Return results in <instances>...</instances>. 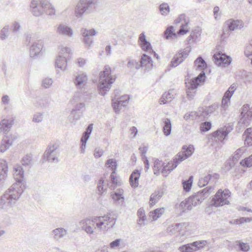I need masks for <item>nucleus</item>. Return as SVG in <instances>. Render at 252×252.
Instances as JSON below:
<instances>
[{
    "label": "nucleus",
    "mask_w": 252,
    "mask_h": 252,
    "mask_svg": "<svg viewBox=\"0 0 252 252\" xmlns=\"http://www.w3.org/2000/svg\"><path fill=\"white\" fill-rule=\"evenodd\" d=\"M58 32L60 34L70 36L72 35L71 29L64 25H61L58 28Z\"/></svg>",
    "instance_id": "c756f323"
},
{
    "label": "nucleus",
    "mask_w": 252,
    "mask_h": 252,
    "mask_svg": "<svg viewBox=\"0 0 252 252\" xmlns=\"http://www.w3.org/2000/svg\"><path fill=\"white\" fill-rule=\"evenodd\" d=\"M112 68L108 65L104 66L103 71L99 73V79L98 89L100 93L105 94L109 90L116 79V76L112 75Z\"/></svg>",
    "instance_id": "7ed1b4c3"
},
{
    "label": "nucleus",
    "mask_w": 252,
    "mask_h": 252,
    "mask_svg": "<svg viewBox=\"0 0 252 252\" xmlns=\"http://www.w3.org/2000/svg\"><path fill=\"white\" fill-rule=\"evenodd\" d=\"M7 169L6 161L3 159H0V189L4 186L7 177Z\"/></svg>",
    "instance_id": "dca6fc26"
},
{
    "label": "nucleus",
    "mask_w": 252,
    "mask_h": 252,
    "mask_svg": "<svg viewBox=\"0 0 252 252\" xmlns=\"http://www.w3.org/2000/svg\"><path fill=\"white\" fill-rule=\"evenodd\" d=\"M9 27L8 25H5L0 31V39L5 40L9 35Z\"/></svg>",
    "instance_id": "ea45409f"
},
{
    "label": "nucleus",
    "mask_w": 252,
    "mask_h": 252,
    "mask_svg": "<svg viewBox=\"0 0 252 252\" xmlns=\"http://www.w3.org/2000/svg\"><path fill=\"white\" fill-rule=\"evenodd\" d=\"M140 66L149 69L153 67V62L151 58L146 54H143L140 60Z\"/></svg>",
    "instance_id": "b1692460"
},
{
    "label": "nucleus",
    "mask_w": 252,
    "mask_h": 252,
    "mask_svg": "<svg viewBox=\"0 0 252 252\" xmlns=\"http://www.w3.org/2000/svg\"><path fill=\"white\" fill-rule=\"evenodd\" d=\"M212 123L210 122L202 123L199 126V130L201 133L206 132L210 130L212 128Z\"/></svg>",
    "instance_id": "4c0bfd02"
},
{
    "label": "nucleus",
    "mask_w": 252,
    "mask_h": 252,
    "mask_svg": "<svg viewBox=\"0 0 252 252\" xmlns=\"http://www.w3.org/2000/svg\"><path fill=\"white\" fill-rule=\"evenodd\" d=\"M98 193L102 195L107 189L106 186L104 185V181L101 178L98 182L97 186Z\"/></svg>",
    "instance_id": "58836bf2"
},
{
    "label": "nucleus",
    "mask_w": 252,
    "mask_h": 252,
    "mask_svg": "<svg viewBox=\"0 0 252 252\" xmlns=\"http://www.w3.org/2000/svg\"><path fill=\"white\" fill-rule=\"evenodd\" d=\"M159 10L162 15H167L170 11V8L168 4L163 3L159 6Z\"/></svg>",
    "instance_id": "603ef678"
},
{
    "label": "nucleus",
    "mask_w": 252,
    "mask_h": 252,
    "mask_svg": "<svg viewBox=\"0 0 252 252\" xmlns=\"http://www.w3.org/2000/svg\"><path fill=\"white\" fill-rule=\"evenodd\" d=\"M92 3V0H80L76 7V14H82Z\"/></svg>",
    "instance_id": "a211bd4d"
},
{
    "label": "nucleus",
    "mask_w": 252,
    "mask_h": 252,
    "mask_svg": "<svg viewBox=\"0 0 252 252\" xmlns=\"http://www.w3.org/2000/svg\"><path fill=\"white\" fill-rule=\"evenodd\" d=\"M86 81V76L84 75H81L77 76L75 80V84L76 86H79L82 84Z\"/></svg>",
    "instance_id": "4d7b16f0"
},
{
    "label": "nucleus",
    "mask_w": 252,
    "mask_h": 252,
    "mask_svg": "<svg viewBox=\"0 0 252 252\" xmlns=\"http://www.w3.org/2000/svg\"><path fill=\"white\" fill-rule=\"evenodd\" d=\"M194 147L192 145L189 146H184L183 151L176 155L173 161L165 165L161 160L157 159L154 163L153 170L155 175L158 176L160 173L164 176H167L174 169H175L182 161L190 157L194 151Z\"/></svg>",
    "instance_id": "f03ea898"
},
{
    "label": "nucleus",
    "mask_w": 252,
    "mask_h": 252,
    "mask_svg": "<svg viewBox=\"0 0 252 252\" xmlns=\"http://www.w3.org/2000/svg\"><path fill=\"white\" fill-rule=\"evenodd\" d=\"M42 114L37 113L33 115L32 121L35 123H39L42 121Z\"/></svg>",
    "instance_id": "052dcab7"
},
{
    "label": "nucleus",
    "mask_w": 252,
    "mask_h": 252,
    "mask_svg": "<svg viewBox=\"0 0 252 252\" xmlns=\"http://www.w3.org/2000/svg\"><path fill=\"white\" fill-rule=\"evenodd\" d=\"M124 190L122 189H118L114 193L112 194V199L115 202H118L119 204H123L124 201V197L123 196Z\"/></svg>",
    "instance_id": "393cba45"
},
{
    "label": "nucleus",
    "mask_w": 252,
    "mask_h": 252,
    "mask_svg": "<svg viewBox=\"0 0 252 252\" xmlns=\"http://www.w3.org/2000/svg\"><path fill=\"white\" fill-rule=\"evenodd\" d=\"M174 96L172 91L166 92L163 94L159 99V102L160 104H166L171 101Z\"/></svg>",
    "instance_id": "a878e982"
},
{
    "label": "nucleus",
    "mask_w": 252,
    "mask_h": 252,
    "mask_svg": "<svg viewBox=\"0 0 252 252\" xmlns=\"http://www.w3.org/2000/svg\"><path fill=\"white\" fill-rule=\"evenodd\" d=\"M225 24L230 31L241 29L244 26L242 21L233 19H229L226 21Z\"/></svg>",
    "instance_id": "412c9836"
},
{
    "label": "nucleus",
    "mask_w": 252,
    "mask_h": 252,
    "mask_svg": "<svg viewBox=\"0 0 252 252\" xmlns=\"http://www.w3.org/2000/svg\"><path fill=\"white\" fill-rule=\"evenodd\" d=\"M189 52V51L188 50H183L179 52L173 59L172 61V65L177 66L179 63H182L188 56Z\"/></svg>",
    "instance_id": "aec40b11"
},
{
    "label": "nucleus",
    "mask_w": 252,
    "mask_h": 252,
    "mask_svg": "<svg viewBox=\"0 0 252 252\" xmlns=\"http://www.w3.org/2000/svg\"><path fill=\"white\" fill-rule=\"evenodd\" d=\"M188 225V223L186 222L173 224L167 228L166 232L170 235H175L177 236L178 234H181L182 230L184 228H186Z\"/></svg>",
    "instance_id": "f8f14e48"
},
{
    "label": "nucleus",
    "mask_w": 252,
    "mask_h": 252,
    "mask_svg": "<svg viewBox=\"0 0 252 252\" xmlns=\"http://www.w3.org/2000/svg\"><path fill=\"white\" fill-rule=\"evenodd\" d=\"M138 43L140 47L144 51L150 54H154L156 56L157 54L153 51L150 43L147 40L144 33H142L139 35Z\"/></svg>",
    "instance_id": "ddd939ff"
},
{
    "label": "nucleus",
    "mask_w": 252,
    "mask_h": 252,
    "mask_svg": "<svg viewBox=\"0 0 252 252\" xmlns=\"http://www.w3.org/2000/svg\"><path fill=\"white\" fill-rule=\"evenodd\" d=\"M205 80L204 72L201 73L198 77L192 80H187L186 82L187 94L188 96L191 98L196 93V89Z\"/></svg>",
    "instance_id": "0eeeda50"
},
{
    "label": "nucleus",
    "mask_w": 252,
    "mask_h": 252,
    "mask_svg": "<svg viewBox=\"0 0 252 252\" xmlns=\"http://www.w3.org/2000/svg\"><path fill=\"white\" fill-rule=\"evenodd\" d=\"M129 99V97L127 95L122 96L120 100L118 101V102H114L113 103V106L116 112L118 111V105L119 104H123L125 102L127 101Z\"/></svg>",
    "instance_id": "8fccbe9b"
},
{
    "label": "nucleus",
    "mask_w": 252,
    "mask_h": 252,
    "mask_svg": "<svg viewBox=\"0 0 252 252\" xmlns=\"http://www.w3.org/2000/svg\"><path fill=\"white\" fill-rule=\"evenodd\" d=\"M245 150V148L243 147L237 150L233 157V159H235L236 160H237L240 158V156L244 153Z\"/></svg>",
    "instance_id": "5fc2aeb1"
},
{
    "label": "nucleus",
    "mask_w": 252,
    "mask_h": 252,
    "mask_svg": "<svg viewBox=\"0 0 252 252\" xmlns=\"http://www.w3.org/2000/svg\"><path fill=\"white\" fill-rule=\"evenodd\" d=\"M236 244L239 250L242 252H248L250 249V246L248 243L237 241L236 242Z\"/></svg>",
    "instance_id": "a18cd8bd"
},
{
    "label": "nucleus",
    "mask_w": 252,
    "mask_h": 252,
    "mask_svg": "<svg viewBox=\"0 0 252 252\" xmlns=\"http://www.w3.org/2000/svg\"><path fill=\"white\" fill-rule=\"evenodd\" d=\"M164 208H158L150 213V217L154 220H156L164 213Z\"/></svg>",
    "instance_id": "cd10ccee"
},
{
    "label": "nucleus",
    "mask_w": 252,
    "mask_h": 252,
    "mask_svg": "<svg viewBox=\"0 0 252 252\" xmlns=\"http://www.w3.org/2000/svg\"><path fill=\"white\" fill-rule=\"evenodd\" d=\"M12 31L13 32H16L17 31H18L20 28V25L19 23L17 22H15L12 26Z\"/></svg>",
    "instance_id": "774afa93"
},
{
    "label": "nucleus",
    "mask_w": 252,
    "mask_h": 252,
    "mask_svg": "<svg viewBox=\"0 0 252 252\" xmlns=\"http://www.w3.org/2000/svg\"><path fill=\"white\" fill-rule=\"evenodd\" d=\"M139 150L141 155L142 158H143V157L146 156V154L148 150V147L147 146L143 145L139 147Z\"/></svg>",
    "instance_id": "680f3d73"
},
{
    "label": "nucleus",
    "mask_w": 252,
    "mask_h": 252,
    "mask_svg": "<svg viewBox=\"0 0 252 252\" xmlns=\"http://www.w3.org/2000/svg\"><path fill=\"white\" fill-rule=\"evenodd\" d=\"M47 5L46 0H32L30 5V11L34 16H40L46 12Z\"/></svg>",
    "instance_id": "6e6552de"
},
{
    "label": "nucleus",
    "mask_w": 252,
    "mask_h": 252,
    "mask_svg": "<svg viewBox=\"0 0 252 252\" xmlns=\"http://www.w3.org/2000/svg\"><path fill=\"white\" fill-rule=\"evenodd\" d=\"M103 151L99 148H95L94 152V156L96 158H100L103 154Z\"/></svg>",
    "instance_id": "69168bd1"
},
{
    "label": "nucleus",
    "mask_w": 252,
    "mask_h": 252,
    "mask_svg": "<svg viewBox=\"0 0 252 252\" xmlns=\"http://www.w3.org/2000/svg\"><path fill=\"white\" fill-rule=\"evenodd\" d=\"M120 241L121 240L119 239H116L112 241L110 243V247L111 249H115L118 247L120 245Z\"/></svg>",
    "instance_id": "e2e57ef3"
},
{
    "label": "nucleus",
    "mask_w": 252,
    "mask_h": 252,
    "mask_svg": "<svg viewBox=\"0 0 252 252\" xmlns=\"http://www.w3.org/2000/svg\"><path fill=\"white\" fill-rule=\"evenodd\" d=\"M15 120V117L13 116L2 119L0 122V132H3L4 134H7L14 125Z\"/></svg>",
    "instance_id": "4468645a"
},
{
    "label": "nucleus",
    "mask_w": 252,
    "mask_h": 252,
    "mask_svg": "<svg viewBox=\"0 0 252 252\" xmlns=\"http://www.w3.org/2000/svg\"><path fill=\"white\" fill-rule=\"evenodd\" d=\"M91 219H86L82 220L80 222V225H81L83 230H84L88 234H93L94 233V228L91 226V225H94Z\"/></svg>",
    "instance_id": "6ab92c4d"
},
{
    "label": "nucleus",
    "mask_w": 252,
    "mask_h": 252,
    "mask_svg": "<svg viewBox=\"0 0 252 252\" xmlns=\"http://www.w3.org/2000/svg\"><path fill=\"white\" fill-rule=\"evenodd\" d=\"M232 94L230 93L228 90L224 94V95L223 97L222 100V103L223 104H226L227 103V102L229 100L230 97L232 95Z\"/></svg>",
    "instance_id": "13d9d810"
},
{
    "label": "nucleus",
    "mask_w": 252,
    "mask_h": 252,
    "mask_svg": "<svg viewBox=\"0 0 252 252\" xmlns=\"http://www.w3.org/2000/svg\"><path fill=\"white\" fill-rule=\"evenodd\" d=\"M53 234L54 238L56 240H59L66 235L67 231L63 228H58L53 231Z\"/></svg>",
    "instance_id": "bb28decb"
},
{
    "label": "nucleus",
    "mask_w": 252,
    "mask_h": 252,
    "mask_svg": "<svg viewBox=\"0 0 252 252\" xmlns=\"http://www.w3.org/2000/svg\"><path fill=\"white\" fill-rule=\"evenodd\" d=\"M213 59L216 64L223 67L229 65L231 62V59L229 56L220 52L216 53L213 56Z\"/></svg>",
    "instance_id": "9b49d317"
},
{
    "label": "nucleus",
    "mask_w": 252,
    "mask_h": 252,
    "mask_svg": "<svg viewBox=\"0 0 252 252\" xmlns=\"http://www.w3.org/2000/svg\"><path fill=\"white\" fill-rule=\"evenodd\" d=\"M195 65L197 68L201 70H204L207 66L206 63L201 57H199L196 60Z\"/></svg>",
    "instance_id": "49530a36"
},
{
    "label": "nucleus",
    "mask_w": 252,
    "mask_h": 252,
    "mask_svg": "<svg viewBox=\"0 0 252 252\" xmlns=\"http://www.w3.org/2000/svg\"><path fill=\"white\" fill-rule=\"evenodd\" d=\"M243 137L246 142H252V128H248L244 132Z\"/></svg>",
    "instance_id": "09e8293b"
},
{
    "label": "nucleus",
    "mask_w": 252,
    "mask_h": 252,
    "mask_svg": "<svg viewBox=\"0 0 252 252\" xmlns=\"http://www.w3.org/2000/svg\"><path fill=\"white\" fill-rule=\"evenodd\" d=\"M231 129L232 128L227 129L226 127H222L213 132L211 133L210 135L212 137L216 139V140L221 141L226 137Z\"/></svg>",
    "instance_id": "f3484780"
},
{
    "label": "nucleus",
    "mask_w": 252,
    "mask_h": 252,
    "mask_svg": "<svg viewBox=\"0 0 252 252\" xmlns=\"http://www.w3.org/2000/svg\"><path fill=\"white\" fill-rule=\"evenodd\" d=\"M93 124H92L89 125V126H88L86 129V131L83 134V135L81 138V142H86L88 140L93 130Z\"/></svg>",
    "instance_id": "79ce46f5"
},
{
    "label": "nucleus",
    "mask_w": 252,
    "mask_h": 252,
    "mask_svg": "<svg viewBox=\"0 0 252 252\" xmlns=\"http://www.w3.org/2000/svg\"><path fill=\"white\" fill-rule=\"evenodd\" d=\"M208 242L206 240L196 241L192 243L184 245L179 247L181 252H193L203 248Z\"/></svg>",
    "instance_id": "1a4fd4ad"
},
{
    "label": "nucleus",
    "mask_w": 252,
    "mask_h": 252,
    "mask_svg": "<svg viewBox=\"0 0 252 252\" xmlns=\"http://www.w3.org/2000/svg\"><path fill=\"white\" fill-rule=\"evenodd\" d=\"M193 182V176H191L188 180H183L182 184L184 189L186 192H188L190 190Z\"/></svg>",
    "instance_id": "f704fd0d"
},
{
    "label": "nucleus",
    "mask_w": 252,
    "mask_h": 252,
    "mask_svg": "<svg viewBox=\"0 0 252 252\" xmlns=\"http://www.w3.org/2000/svg\"><path fill=\"white\" fill-rule=\"evenodd\" d=\"M189 19L184 14L180 15L178 18L176 19L175 21L176 24L181 23L180 29L177 33L178 35H184L189 32Z\"/></svg>",
    "instance_id": "9d476101"
},
{
    "label": "nucleus",
    "mask_w": 252,
    "mask_h": 252,
    "mask_svg": "<svg viewBox=\"0 0 252 252\" xmlns=\"http://www.w3.org/2000/svg\"><path fill=\"white\" fill-rule=\"evenodd\" d=\"M115 173H111L110 178L111 180L112 185L110 187L111 189H114L116 186L119 185L117 177L114 175Z\"/></svg>",
    "instance_id": "864d4df0"
},
{
    "label": "nucleus",
    "mask_w": 252,
    "mask_h": 252,
    "mask_svg": "<svg viewBox=\"0 0 252 252\" xmlns=\"http://www.w3.org/2000/svg\"><path fill=\"white\" fill-rule=\"evenodd\" d=\"M57 147L54 148L53 149L51 148L48 149V162L58 163L59 159L56 156L53 154L54 151Z\"/></svg>",
    "instance_id": "e433bc0d"
},
{
    "label": "nucleus",
    "mask_w": 252,
    "mask_h": 252,
    "mask_svg": "<svg viewBox=\"0 0 252 252\" xmlns=\"http://www.w3.org/2000/svg\"><path fill=\"white\" fill-rule=\"evenodd\" d=\"M43 47V42L38 40L32 43L30 48V55L32 58L37 57L41 53Z\"/></svg>",
    "instance_id": "2eb2a0df"
},
{
    "label": "nucleus",
    "mask_w": 252,
    "mask_h": 252,
    "mask_svg": "<svg viewBox=\"0 0 252 252\" xmlns=\"http://www.w3.org/2000/svg\"><path fill=\"white\" fill-rule=\"evenodd\" d=\"M116 220V218L112 217L111 214L109 213L103 216L93 217L92 218V221L93 225H95V229L106 232L114 226Z\"/></svg>",
    "instance_id": "20e7f679"
},
{
    "label": "nucleus",
    "mask_w": 252,
    "mask_h": 252,
    "mask_svg": "<svg viewBox=\"0 0 252 252\" xmlns=\"http://www.w3.org/2000/svg\"><path fill=\"white\" fill-rule=\"evenodd\" d=\"M18 137V135L16 132L11 134H8V132H7V134H4L1 142H14L17 139Z\"/></svg>",
    "instance_id": "2f4dec72"
},
{
    "label": "nucleus",
    "mask_w": 252,
    "mask_h": 252,
    "mask_svg": "<svg viewBox=\"0 0 252 252\" xmlns=\"http://www.w3.org/2000/svg\"><path fill=\"white\" fill-rule=\"evenodd\" d=\"M105 166L106 167L111 169L112 173H116L117 168V163L115 159L113 158L108 159L105 163Z\"/></svg>",
    "instance_id": "7c9ffc66"
},
{
    "label": "nucleus",
    "mask_w": 252,
    "mask_h": 252,
    "mask_svg": "<svg viewBox=\"0 0 252 252\" xmlns=\"http://www.w3.org/2000/svg\"><path fill=\"white\" fill-rule=\"evenodd\" d=\"M163 132L166 136L169 135L171 133V124L169 119H165L163 120Z\"/></svg>",
    "instance_id": "72a5a7b5"
},
{
    "label": "nucleus",
    "mask_w": 252,
    "mask_h": 252,
    "mask_svg": "<svg viewBox=\"0 0 252 252\" xmlns=\"http://www.w3.org/2000/svg\"><path fill=\"white\" fill-rule=\"evenodd\" d=\"M67 61L65 57L59 56L56 60V65L58 68H64L66 66Z\"/></svg>",
    "instance_id": "37998d69"
},
{
    "label": "nucleus",
    "mask_w": 252,
    "mask_h": 252,
    "mask_svg": "<svg viewBox=\"0 0 252 252\" xmlns=\"http://www.w3.org/2000/svg\"><path fill=\"white\" fill-rule=\"evenodd\" d=\"M140 176V172L138 170L136 169L132 172L129 177V183L132 188H136L138 186Z\"/></svg>",
    "instance_id": "4be33fe9"
},
{
    "label": "nucleus",
    "mask_w": 252,
    "mask_h": 252,
    "mask_svg": "<svg viewBox=\"0 0 252 252\" xmlns=\"http://www.w3.org/2000/svg\"><path fill=\"white\" fill-rule=\"evenodd\" d=\"M83 35L84 37L85 42H87V40L89 38L90 36L94 35L96 33V32L94 30L91 29V30H86L84 29L82 31Z\"/></svg>",
    "instance_id": "de8ad7c7"
},
{
    "label": "nucleus",
    "mask_w": 252,
    "mask_h": 252,
    "mask_svg": "<svg viewBox=\"0 0 252 252\" xmlns=\"http://www.w3.org/2000/svg\"><path fill=\"white\" fill-rule=\"evenodd\" d=\"M14 176L16 182L14 183L0 198V209L7 211L16 206L26 188L23 182L24 171L21 166L15 168Z\"/></svg>",
    "instance_id": "f257e3e1"
},
{
    "label": "nucleus",
    "mask_w": 252,
    "mask_h": 252,
    "mask_svg": "<svg viewBox=\"0 0 252 252\" xmlns=\"http://www.w3.org/2000/svg\"><path fill=\"white\" fill-rule=\"evenodd\" d=\"M192 206L190 204V202L189 201L188 198L182 201L179 205V209L183 212H185L187 211L191 210Z\"/></svg>",
    "instance_id": "c85d7f7f"
},
{
    "label": "nucleus",
    "mask_w": 252,
    "mask_h": 252,
    "mask_svg": "<svg viewBox=\"0 0 252 252\" xmlns=\"http://www.w3.org/2000/svg\"><path fill=\"white\" fill-rule=\"evenodd\" d=\"M12 145V143H1L0 146V151L4 153Z\"/></svg>",
    "instance_id": "bf43d9fd"
},
{
    "label": "nucleus",
    "mask_w": 252,
    "mask_h": 252,
    "mask_svg": "<svg viewBox=\"0 0 252 252\" xmlns=\"http://www.w3.org/2000/svg\"><path fill=\"white\" fill-rule=\"evenodd\" d=\"M240 164L244 167H250L252 166V155L242 160L240 162Z\"/></svg>",
    "instance_id": "3c124183"
},
{
    "label": "nucleus",
    "mask_w": 252,
    "mask_h": 252,
    "mask_svg": "<svg viewBox=\"0 0 252 252\" xmlns=\"http://www.w3.org/2000/svg\"><path fill=\"white\" fill-rule=\"evenodd\" d=\"M177 35L178 34L174 32V28L173 26L167 28L164 32V36L166 39L176 37Z\"/></svg>",
    "instance_id": "a19ab883"
},
{
    "label": "nucleus",
    "mask_w": 252,
    "mask_h": 252,
    "mask_svg": "<svg viewBox=\"0 0 252 252\" xmlns=\"http://www.w3.org/2000/svg\"><path fill=\"white\" fill-rule=\"evenodd\" d=\"M210 180H211V174H208L204 177H202L199 178L198 182V185L200 187H205L208 184Z\"/></svg>",
    "instance_id": "473e14b6"
},
{
    "label": "nucleus",
    "mask_w": 252,
    "mask_h": 252,
    "mask_svg": "<svg viewBox=\"0 0 252 252\" xmlns=\"http://www.w3.org/2000/svg\"><path fill=\"white\" fill-rule=\"evenodd\" d=\"M32 157L31 154H28L24 157L22 160V163L25 166L30 167L32 164Z\"/></svg>",
    "instance_id": "c03bdc74"
},
{
    "label": "nucleus",
    "mask_w": 252,
    "mask_h": 252,
    "mask_svg": "<svg viewBox=\"0 0 252 252\" xmlns=\"http://www.w3.org/2000/svg\"><path fill=\"white\" fill-rule=\"evenodd\" d=\"M231 196V192L228 189L222 190L220 189L215 194L211 201V205L215 207L228 205L230 203L229 199Z\"/></svg>",
    "instance_id": "39448f33"
},
{
    "label": "nucleus",
    "mask_w": 252,
    "mask_h": 252,
    "mask_svg": "<svg viewBox=\"0 0 252 252\" xmlns=\"http://www.w3.org/2000/svg\"><path fill=\"white\" fill-rule=\"evenodd\" d=\"M245 54L247 57L252 55V45H249L246 47Z\"/></svg>",
    "instance_id": "0e129e2a"
},
{
    "label": "nucleus",
    "mask_w": 252,
    "mask_h": 252,
    "mask_svg": "<svg viewBox=\"0 0 252 252\" xmlns=\"http://www.w3.org/2000/svg\"><path fill=\"white\" fill-rule=\"evenodd\" d=\"M251 112L249 111V106L248 104L243 106L242 111L241 112L242 115L247 114L248 116L250 115Z\"/></svg>",
    "instance_id": "338daca9"
},
{
    "label": "nucleus",
    "mask_w": 252,
    "mask_h": 252,
    "mask_svg": "<svg viewBox=\"0 0 252 252\" xmlns=\"http://www.w3.org/2000/svg\"><path fill=\"white\" fill-rule=\"evenodd\" d=\"M163 192L161 190H155L153 193L150 197L149 204L151 206H153L155 205L162 197L163 196Z\"/></svg>",
    "instance_id": "5701e85b"
},
{
    "label": "nucleus",
    "mask_w": 252,
    "mask_h": 252,
    "mask_svg": "<svg viewBox=\"0 0 252 252\" xmlns=\"http://www.w3.org/2000/svg\"><path fill=\"white\" fill-rule=\"evenodd\" d=\"M137 215L139 219L137 221L138 224L139 225H142L144 224V221L146 220V216L145 214V211L142 208H140L137 212Z\"/></svg>",
    "instance_id": "c9c22d12"
},
{
    "label": "nucleus",
    "mask_w": 252,
    "mask_h": 252,
    "mask_svg": "<svg viewBox=\"0 0 252 252\" xmlns=\"http://www.w3.org/2000/svg\"><path fill=\"white\" fill-rule=\"evenodd\" d=\"M214 190V187H207L197 192L194 195L190 196L188 198V199L192 206H195L201 203L203 200L209 196Z\"/></svg>",
    "instance_id": "423d86ee"
},
{
    "label": "nucleus",
    "mask_w": 252,
    "mask_h": 252,
    "mask_svg": "<svg viewBox=\"0 0 252 252\" xmlns=\"http://www.w3.org/2000/svg\"><path fill=\"white\" fill-rule=\"evenodd\" d=\"M235 160V159H233L232 158V159H229L227 161L225 165V169L226 171H229L234 166Z\"/></svg>",
    "instance_id": "6e6d98bb"
}]
</instances>
